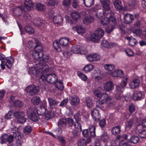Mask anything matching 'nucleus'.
Segmentation results:
<instances>
[{
    "label": "nucleus",
    "mask_w": 146,
    "mask_h": 146,
    "mask_svg": "<svg viewBox=\"0 0 146 146\" xmlns=\"http://www.w3.org/2000/svg\"><path fill=\"white\" fill-rule=\"evenodd\" d=\"M48 70V66L47 65L42 64L41 62H38L36 64V67L35 68H29L28 72L30 74H42L40 76V78L42 80H44L45 78V76L44 75Z\"/></svg>",
    "instance_id": "obj_1"
},
{
    "label": "nucleus",
    "mask_w": 146,
    "mask_h": 146,
    "mask_svg": "<svg viewBox=\"0 0 146 146\" xmlns=\"http://www.w3.org/2000/svg\"><path fill=\"white\" fill-rule=\"evenodd\" d=\"M35 42L36 44L35 48H38L35 51H33L32 55L34 59L37 60L43 56V52L41 43L38 40H35Z\"/></svg>",
    "instance_id": "obj_2"
},
{
    "label": "nucleus",
    "mask_w": 146,
    "mask_h": 146,
    "mask_svg": "<svg viewBox=\"0 0 146 146\" xmlns=\"http://www.w3.org/2000/svg\"><path fill=\"white\" fill-rule=\"evenodd\" d=\"M71 51L75 54H85L87 53V51L86 48L77 45L72 46Z\"/></svg>",
    "instance_id": "obj_3"
},
{
    "label": "nucleus",
    "mask_w": 146,
    "mask_h": 146,
    "mask_svg": "<svg viewBox=\"0 0 146 146\" xmlns=\"http://www.w3.org/2000/svg\"><path fill=\"white\" fill-rule=\"evenodd\" d=\"M13 115L15 117L18 119L17 121L21 123H23L26 121V119L25 117V113L22 111H15Z\"/></svg>",
    "instance_id": "obj_4"
},
{
    "label": "nucleus",
    "mask_w": 146,
    "mask_h": 146,
    "mask_svg": "<svg viewBox=\"0 0 146 146\" xmlns=\"http://www.w3.org/2000/svg\"><path fill=\"white\" fill-rule=\"evenodd\" d=\"M39 87L38 86H35L33 85H30L27 87L26 88V92L30 96L35 95L38 92Z\"/></svg>",
    "instance_id": "obj_5"
},
{
    "label": "nucleus",
    "mask_w": 146,
    "mask_h": 146,
    "mask_svg": "<svg viewBox=\"0 0 146 146\" xmlns=\"http://www.w3.org/2000/svg\"><path fill=\"white\" fill-rule=\"evenodd\" d=\"M48 69V71L45 73L46 74L44 75L45 76V78L44 80L46 79L48 82L51 84L56 82L58 78L57 76L54 74H48L50 70L49 68Z\"/></svg>",
    "instance_id": "obj_6"
},
{
    "label": "nucleus",
    "mask_w": 146,
    "mask_h": 146,
    "mask_svg": "<svg viewBox=\"0 0 146 146\" xmlns=\"http://www.w3.org/2000/svg\"><path fill=\"white\" fill-rule=\"evenodd\" d=\"M127 78H124L120 85L116 86V92L117 93L121 94L123 92V88L126 86L127 84Z\"/></svg>",
    "instance_id": "obj_7"
},
{
    "label": "nucleus",
    "mask_w": 146,
    "mask_h": 146,
    "mask_svg": "<svg viewBox=\"0 0 146 146\" xmlns=\"http://www.w3.org/2000/svg\"><path fill=\"white\" fill-rule=\"evenodd\" d=\"M34 7V5L32 1L30 0H25L24 2V7L23 6H20L19 8L20 9H29L33 8Z\"/></svg>",
    "instance_id": "obj_8"
},
{
    "label": "nucleus",
    "mask_w": 146,
    "mask_h": 146,
    "mask_svg": "<svg viewBox=\"0 0 146 146\" xmlns=\"http://www.w3.org/2000/svg\"><path fill=\"white\" fill-rule=\"evenodd\" d=\"M69 100L70 101V103L72 106H77L80 103L79 99L76 96H70Z\"/></svg>",
    "instance_id": "obj_9"
},
{
    "label": "nucleus",
    "mask_w": 146,
    "mask_h": 146,
    "mask_svg": "<svg viewBox=\"0 0 146 146\" xmlns=\"http://www.w3.org/2000/svg\"><path fill=\"white\" fill-rule=\"evenodd\" d=\"M5 63L3 64L2 66L3 65L5 66L6 65L7 68H10L14 62V59L12 57H7L5 58Z\"/></svg>",
    "instance_id": "obj_10"
},
{
    "label": "nucleus",
    "mask_w": 146,
    "mask_h": 146,
    "mask_svg": "<svg viewBox=\"0 0 146 146\" xmlns=\"http://www.w3.org/2000/svg\"><path fill=\"white\" fill-rule=\"evenodd\" d=\"M48 100L50 109H52L55 108V106L58 105L59 103V101L56 100L52 98H48Z\"/></svg>",
    "instance_id": "obj_11"
},
{
    "label": "nucleus",
    "mask_w": 146,
    "mask_h": 146,
    "mask_svg": "<svg viewBox=\"0 0 146 146\" xmlns=\"http://www.w3.org/2000/svg\"><path fill=\"white\" fill-rule=\"evenodd\" d=\"M94 17L90 16L89 17H86L83 19V22L85 25H90L94 21Z\"/></svg>",
    "instance_id": "obj_12"
},
{
    "label": "nucleus",
    "mask_w": 146,
    "mask_h": 146,
    "mask_svg": "<svg viewBox=\"0 0 146 146\" xmlns=\"http://www.w3.org/2000/svg\"><path fill=\"white\" fill-rule=\"evenodd\" d=\"M108 95L106 93L101 94L100 96L98 103L100 104H102L105 103L108 98Z\"/></svg>",
    "instance_id": "obj_13"
},
{
    "label": "nucleus",
    "mask_w": 146,
    "mask_h": 146,
    "mask_svg": "<svg viewBox=\"0 0 146 146\" xmlns=\"http://www.w3.org/2000/svg\"><path fill=\"white\" fill-rule=\"evenodd\" d=\"M92 116L93 119L94 121L99 120L100 119V114L99 111L96 109H94L92 111Z\"/></svg>",
    "instance_id": "obj_14"
},
{
    "label": "nucleus",
    "mask_w": 146,
    "mask_h": 146,
    "mask_svg": "<svg viewBox=\"0 0 146 146\" xmlns=\"http://www.w3.org/2000/svg\"><path fill=\"white\" fill-rule=\"evenodd\" d=\"M100 58V55L96 54H90L87 57V59L90 62L98 60Z\"/></svg>",
    "instance_id": "obj_15"
},
{
    "label": "nucleus",
    "mask_w": 146,
    "mask_h": 146,
    "mask_svg": "<svg viewBox=\"0 0 146 146\" xmlns=\"http://www.w3.org/2000/svg\"><path fill=\"white\" fill-rule=\"evenodd\" d=\"M114 87V84L111 81H108L106 82L104 86V89L107 91L112 90L113 89Z\"/></svg>",
    "instance_id": "obj_16"
},
{
    "label": "nucleus",
    "mask_w": 146,
    "mask_h": 146,
    "mask_svg": "<svg viewBox=\"0 0 146 146\" xmlns=\"http://www.w3.org/2000/svg\"><path fill=\"white\" fill-rule=\"evenodd\" d=\"M58 126L65 128L67 125L66 120L65 118H62L60 119L57 123Z\"/></svg>",
    "instance_id": "obj_17"
},
{
    "label": "nucleus",
    "mask_w": 146,
    "mask_h": 146,
    "mask_svg": "<svg viewBox=\"0 0 146 146\" xmlns=\"http://www.w3.org/2000/svg\"><path fill=\"white\" fill-rule=\"evenodd\" d=\"M53 21L54 24L60 25L62 22V18L61 15H57L53 17Z\"/></svg>",
    "instance_id": "obj_18"
},
{
    "label": "nucleus",
    "mask_w": 146,
    "mask_h": 146,
    "mask_svg": "<svg viewBox=\"0 0 146 146\" xmlns=\"http://www.w3.org/2000/svg\"><path fill=\"white\" fill-rule=\"evenodd\" d=\"M142 97L141 93L138 91L135 92L132 96L134 100H141Z\"/></svg>",
    "instance_id": "obj_19"
},
{
    "label": "nucleus",
    "mask_w": 146,
    "mask_h": 146,
    "mask_svg": "<svg viewBox=\"0 0 146 146\" xmlns=\"http://www.w3.org/2000/svg\"><path fill=\"white\" fill-rule=\"evenodd\" d=\"M133 19V16L132 15L127 14L124 17L125 22L126 23L128 24L132 22Z\"/></svg>",
    "instance_id": "obj_20"
},
{
    "label": "nucleus",
    "mask_w": 146,
    "mask_h": 146,
    "mask_svg": "<svg viewBox=\"0 0 146 146\" xmlns=\"http://www.w3.org/2000/svg\"><path fill=\"white\" fill-rule=\"evenodd\" d=\"M101 44L104 47L107 48H111L115 45L114 43H109L106 40H103L101 43Z\"/></svg>",
    "instance_id": "obj_21"
},
{
    "label": "nucleus",
    "mask_w": 146,
    "mask_h": 146,
    "mask_svg": "<svg viewBox=\"0 0 146 146\" xmlns=\"http://www.w3.org/2000/svg\"><path fill=\"white\" fill-rule=\"evenodd\" d=\"M121 131V127L120 125H118L112 127L111 132L114 135H117L119 134Z\"/></svg>",
    "instance_id": "obj_22"
},
{
    "label": "nucleus",
    "mask_w": 146,
    "mask_h": 146,
    "mask_svg": "<svg viewBox=\"0 0 146 146\" xmlns=\"http://www.w3.org/2000/svg\"><path fill=\"white\" fill-rule=\"evenodd\" d=\"M31 119L33 121H38L39 119V115L35 111H33L30 115Z\"/></svg>",
    "instance_id": "obj_23"
},
{
    "label": "nucleus",
    "mask_w": 146,
    "mask_h": 146,
    "mask_svg": "<svg viewBox=\"0 0 146 146\" xmlns=\"http://www.w3.org/2000/svg\"><path fill=\"white\" fill-rule=\"evenodd\" d=\"M140 84V81L138 79L133 80L129 83V86L132 88H135L138 86Z\"/></svg>",
    "instance_id": "obj_24"
},
{
    "label": "nucleus",
    "mask_w": 146,
    "mask_h": 146,
    "mask_svg": "<svg viewBox=\"0 0 146 146\" xmlns=\"http://www.w3.org/2000/svg\"><path fill=\"white\" fill-rule=\"evenodd\" d=\"M69 42L68 38L66 37H62L59 40V42L62 46H65L67 45Z\"/></svg>",
    "instance_id": "obj_25"
},
{
    "label": "nucleus",
    "mask_w": 146,
    "mask_h": 146,
    "mask_svg": "<svg viewBox=\"0 0 146 146\" xmlns=\"http://www.w3.org/2000/svg\"><path fill=\"white\" fill-rule=\"evenodd\" d=\"M101 2L104 9H110L111 8L110 7L111 2L109 0H103Z\"/></svg>",
    "instance_id": "obj_26"
},
{
    "label": "nucleus",
    "mask_w": 146,
    "mask_h": 146,
    "mask_svg": "<svg viewBox=\"0 0 146 146\" xmlns=\"http://www.w3.org/2000/svg\"><path fill=\"white\" fill-rule=\"evenodd\" d=\"M82 134L84 137L87 138V143H90L91 141V140L88 129L83 130L82 131Z\"/></svg>",
    "instance_id": "obj_27"
},
{
    "label": "nucleus",
    "mask_w": 146,
    "mask_h": 146,
    "mask_svg": "<svg viewBox=\"0 0 146 146\" xmlns=\"http://www.w3.org/2000/svg\"><path fill=\"white\" fill-rule=\"evenodd\" d=\"M24 29L26 33L29 35L33 34L34 33V29L30 25L25 26Z\"/></svg>",
    "instance_id": "obj_28"
},
{
    "label": "nucleus",
    "mask_w": 146,
    "mask_h": 146,
    "mask_svg": "<svg viewBox=\"0 0 146 146\" xmlns=\"http://www.w3.org/2000/svg\"><path fill=\"white\" fill-rule=\"evenodd\" d=\"M101 38L99 35H98L96 33H94L91 34L90 38L93 42H97L99 41Z\"/></svg>",
    "instance_id": "obj_29"
},
{
    "label": "nucleus",
    "mask_w": 146,
    "mask_h": 146,
    "mask_svg": "<svg viewBox=\"0 0 146 146\" xmlns=\"http://www.w3.org/2000/svg\"><path fill=\"white\" fill-rule=\"evenodd\" d=\"M32 103L34 105H38L41 102L40 98L38 96L33 97L31 99Z\"/></svg>",
    "instance_id": "obj_30"
},
{
    "label": "nucleus",
    "mask_w": 146,
    "mask_h": 146,
    "mask_svg": "<svg viewBox=\"0 0 146 146\" xmlns=\"http://www.w3.org/2000/svg\"><path fill=\"white\" fill-rule=\"evenodd\" d=\"M72 29L74 30L75 29L77 33L79 34L84 33L86 31L85 29L80 26H77L75 27H73Z\"/></svg>",
    "instance_id": "obj_31"
},
{
    "label": "nucleus",
    "mask_w": 146,
    "mask_h": 146,
    "mask_svg": "<svg viewBox=\"0 0 146 146\" xmlns=\"http://www.w3.org/2000/svg\"><path fill=\"white\" fill-rule=\"evenodd\" d=\"M74 118L76 121V123H78V126L80 128L81 124H80L81 121V115L79 113H77L74 116Z\"/></svg>",
    "instance_id": "obj_32"
},
{
    "label": "nucleus",
    "mask_w": 146,
    "mask_h": 146,
    "mask_svg": "<svg viewBox=\"0 0 146 146\" xmlns=\"http://www.w3.org/2000/svg\"><path fill=\"white\" fill-rule=\"evenodd\" d=\"M43 22V21L38 17L35 19L33 21V23L34 25L36 26H41Z\"/></svg>",
    "instance_id": "obj_33"
},
{
    "label": "nucleus",
    "mask_w": 146,
    "mask_h": 146,
    "mask_svg": "<svg viewBox=\"0 0 146 146\" xmlns=\"http://www.w3.org/2000/svg\"><path fill=\"white\" fill-rule=\"evenodd\" d=\"M113 4L116 9H123L121 2L119 0H116L113 2Z\"/></svg>",
    "instance_id": "obj_34"
},
{
    "label": "nucleus",
    "mask_w": 146,
    "mask_h": 146,
    "mask_svg": "<svg viewBox=\"0 0 146 146\" xmlns=\"http://www.w3.org/2000/svg\"><path fill=\"white\" fill-rule=\"evenodd\" d=\"M46 109L40 106L38 108L37 112L38 114L43 115L45 113Z\"/></svg>",
    "instance_id": "obj_35"
},
{
    "label": "nucleus",
    "mask_w": 146,
    "mask_h": 146,
    "mask_svg": "<svg viewBox=\"0 0 146 146\" xmlns=\"http://www.w3.org/2000/svg\"><path fill=\"white\" fill-rule=\"evenodd\" d=\"M139 141V139L138 137L135 135L132 136L129 140V142L134 144L137 143Z\"/></svg>",
    "instance_id": "obj_36"
},
{
    "label": "nucleus",
    "mask_w": 146,
    "mask_h": 146,
    "mask_svg": "<svg viewBox=\"0 0 146 146\" xmlns=\"http://www.w3.org/2000/svg\"><path fill=\"white\" fill-rule=\"evenodd\" d=\"M101 139L104 142H106L109 138L107 133L104 131L100 136Z\"/></svg>",
    "instance_id": "obj_37"
},
{
    "label": "nucleus",
    "mask_w": 146,
    "mask_h": 146,
    "mask_svg": "<svg viewBox=\"0 0 146 146\" xmlns=\"http://www.w3.org/2000/svg\"><path fill=\"white\" fill-rule=\"evenodd\" d=\"M134 123V120L132 118H131L127 122L126 125V127L129 129H130Z\"/></svg>",
    "instance_id": "obj_38"
},
{
    "label": "nucleus",
    "mask_w": 146,
    "mask_h": 146,
    "mask_svg": "<svg viewBox=\"0 0 146 146\" xmlns=\"http://www.w3.org/2000/svg\"><path fill=\"white\" fill-rule=\"evenodd\" d=\"M8 135L6 134H3L0 137V143L2 144L5 143L7 141Z\"/></svg>",
    "instance_id": "obj_39"
},
{
    "label": "nucleus",
    "mask_w": 146,
    "mask_h": 146,
    "mask_svg": "<svg viewBox=\"0 0 146 146\" xmlns=\"http://www.w3.org/2000/svg\"><path fill=\"white\" fill-rule=\"evenodd\" d=\"M89 131L90 134L92 137H94L96 136L95 129L96 128L94 125H91L89 128Z\"/></svg>",
    "instance_id": "obj_40"
},
{
    "label": "nucleus",
    "mask_w": 146,
    "mask_h": 146,
    "mask_svg": "<svg viewBox=\"0 0 146 146\" xmlns=\"http://www.w3.org/2000/svg\"><path fill=\"white\" fill-rule=\"evenodd\" d=\"M104 67L106 70L111 72L113 71L114 69V65L111 64H105L104 66Z\"/></svg>",
    "instance_id": "obj_41"
},
{
    "label": "nucleus",
    "mask_w": 146,
    "mask_h": 146,
    "mask_svg": "<svg viewBox=\"0 0 146 146\" xmlns=\"http://www.w3.org/2000/svg\"><path fill=\"white\" fill-rule=\"evenodd\" d=\"M71 15L72 19L75 20L78 19L80 17V14L77 12H74L72 13Z\"/></svg>",
    "instance_id": "obj_42"
},
{
    "label": "nucleus",
    "mask_w": 146,
    "mask_h": 146,
    "mask_svg": "<svg viewBox=\"0 0 146 146\" xmlns=\"http://www.w3.org/2000/svg\"><path fill=\"white\" fill-rule=\"evenodd\" d=\"M109 20L108 17L102 18L101 20V23L102 25L106 26L109 23Z\"/></svg>",
    "instance_id": "obj_43"
},
{
    "label": "nucleus",
    "mask_w": 146,
    "mask_h": 146,
    "mask_svg": "<svg viewBox=\"0 0 146 146\" xmlns=\"http://www.w3.org/2000/svg\"><path fill=\"white\" fill-rule=\"evenodd\" d=\"M137 42L136 40L134 38L131 37L129 39V45L131 46L135 45L137 43Z\"/></svg>",
    "instance_id": "obj_44"
},
{
    "label": "nucleus",
    "mask_w": 146,
    "mask_h": 146,
    "mask_svg": "<svg viewBox=\"0 0 146 146\" xmlns=\"http://www.w3.org/2000/svg\"><path fill=\"white\" fill-rule=\"evenodd\" d=\"M94 68V66L91 64H88L85 66L84 70L86 72H88L92 70Z\"/></svg>",
    "instance_id": "obj_45"
},
{
    "label": "nucleus",
    "mask_w": 146,
    "mask_h": 146,
    "mask_svg": "<svg viewBox=\"0 0 146 146\" xmlns=\"http://www.w3.org/2000/svg\"><path fill=\"white\" fill-rule=\"evenodd\" d=\"M85 6L87 7H91L94 4L93 0H83Z\"/></svg>",
    "instance_id": "obj_46"
},
{
    "label": "nucleus",
    "mask_w": 146,
    "mask_h": 146,
    "mask_svg": "<svg viewBox=\"0 0 146 146\" xmlns=\"http://www.w3.org/2000/svg\"><path fill=\"white\" fill-rule=\"evenodd\" d=\"M53 46L54 48L57 51L59 52H60L61 51V48L58 42L57 41L55 40L53 42Z\"/></svg>",
    "instance_id": "obj_47"
},
{
    "label": "nucleus",
    "mask_w": 146,
    "mask_h": 146,
    "mask_svg": "<svg viewBox=\"0 0 146 146\" xmlns=\"http://www.w3.org/2000/svg\"><path fill=\"white\" fill-rule=\"evenodd\" d=\"M106 102V104L108 107H112L114 104V100L110 98H108Z\"/></svg>",
    "instance_id": "obj_48"
},
{
    "label": "nucleus",
    "mask_w": 146,
    "mask_h": 146,
    "mask_svg": "<svg viewBox=\"0 0 146 146\" xmlns=\"http://www.w3.org/2000/svg\"><path fill=\"white\" fill-rule=\"evenodd\" d=\"M78 146H86L87 141L84 139H82L79 140L77 143Z\"/></svg>",
    "instance_id": "obj_49"
},
{
    "label": "nucleus",
    "mask_w": 146,
    "mask_h": 146,
    "mask_svg": "<svg viewBox=\"0 0 146 146\" xmlns=\"http://www.w3.org/2000/svg\"><path fill=\"white\" fill-rule=\"evenodd\" d=\"M86 102L87 106L89 108L92 107L93 104L92 100L90 97H87L86 98Z\"/></svg>",
    "instance_id": "obj_50"
},
{
    "label": "nucleus",
    "mask_w": 146,
    "mask_h": 146,
    "mask_svg": "<svg viewBox=\"0 0 146 146\" xmlns=\"http://www.w3.org/2000/svg\"><path fill=\"white\" fill-rule=\"evenodd\" d=\"M5 57L4 55L0 53V60L1 61V63L0 64V66L2 69L4 70L5 69V67L3 65V64L5 63Z\"/></svg>",
    "instance_id": "obj_51"
},
{
    "label": "nucleus",
    "mask_w": 146,
    "mask_h": 146,
    "mask_svg": "<svg viewBox=\"0 0 146 146\" xmlns=\"http://www.w3.org/2000/svg\"><path fill=\"white\" fill-rule=\"evenodd\" d=\"M38 40L37 39H35L34 43H33V42L32 41H29L27 44V46L30 48L36 49L37 48H35V46L36 45V44L35 43V40Z\"/></svg>",
    "instance_id": "obj_52"
},
{
    "label": "nucleus",
    "mask_w": 146,
    "mask_h": 146,
    "mask_svg": "<svg viewBox=\"0 0 146 146\" xmlns=\"http://www.w3.org/2000/svg\"><path fill=\"white\" fill-rule=\"evenodd\" d=\"M32 130V127L29 125H28L26 126L24 128L23 132L25 134H27L30 133L31 131Z\"/></svg>",
    "instance_id": "obj_53"
},
{
    "label": "nucleus",
    "mask_w": 146,
    "mask_h": 146,
    "mask_svg": "<svg viewBox=\"0 0 146 146\" xmlns=\"http://www.w3.org/2000/svg\"><path fill=\"white\" fill-rule=\"evenodd\" d=\"M96 32L97 34L99 35V36L101 38L104 34V31L101 28H98L96 31Z\"/></svg>",
    "instance_id": "obj_54"
},
{
    "label": "nucleus",
    "mask_w": 146,
    "mask_h": 146,
    "mask_svg": "<svg viewBox=\"0 0 146 146\" xmlns=\"http://www.w3.org/2000/svg\"><path fill=\"white\" fill-rule=\"evenodd\" d=\"M54 116L53 113L51 111H48L45 116V119L48 120L52 118Z\"/></svg>",
    "instance_id": "obj_55"
},
{
    "label": "nucleus",
    "mask_w": 146,
    "mask_h": 146,
    "mask_svg": "<svg viewBox=\"0 0 146 146\" xmlns=\"http://www.w3.org/2000/svg\"><path fill=\"white\" fill-rule=\"evenodd\" d=\"M36 8L37 9H46L45 5L40 3H38L36 4Z\"/></svg>",
    "instance_id": "obj_56"
},
{
    "label": "nucleus",
    "mask_w": 146,
    "mask_h": 146,
    "mask_svg": "<svg viewBox=\"0 0 146 146\" xmlns=\"http://www.w3.org/2000/svg\"><path fill=\"white\" fill-rule=\"evenodd\" d=\"M114 28L113 25H110L108 26L106 29V32L108 33H110L111 32Z\"/></svg>",
    "instance_id": "obj_57"
},
{
    "label": "nucleus",
    "mask_w": 146,
    "mask_h": 146,
    "mask_svg": "<svg viewBox=\"0 0 146 146\" xmlns=\"http://www.w3.org/2000/svg\"><path fill=\"white\" fill-rule=\"evenodd\" d=\"M14 104L16 107H21L23 105V103L21 101L17 100L14 102Z\"/></svg>",
    "instance_id": "obj_58"
},
{
    "label": "nucleus",
    "mask_w": 146,
    "mask_h": 146,
    "mask_svg": "<svg viewBox=\"0 0 146 146\" xmlns=\"http://www.w3.org/2000/svg\"><path fill=\"white\" fill-rule=\"evenodd\" d=\"M15 136V135H8V138L7 139V141L9 144L11 143L13 141L14 137Z\"/></svg>",
    "instance_id": "obj_59"
},
{
    "label": "nucleus",
    "mask_w": 146,
    "mask_h": 146,
    "mask_svg": "<svg viewBox=\"0 0 146 146\" xmlns=\"http://www.w3.org/2000/svg\"><path fill=\"white\" fill-rule=\"evenodd\" d=\"M66 122L68 125L70 127H72L75 124L73 119L69 117L67 118Z\"/></svg>",
    "instance_id": "obj_60"
},
{
    "label": "nucleus",
    "mask_w": 146,
    "mask_h": 146,
    "mask_svg": "<svg viewBox=\"0 0 146 146\" xmlns=\"http://www.w3.org/2000/svg\"><path fill=\"white\" fill-rule=\"evenodd\" d=\"M68 102V99L67 98H65L59 104V106L62 107H65L66 106Z\"/></svg>",
    "instance_id": "obj_61"
},
{
    "label": "nucleus",
    "mask_w": 146,
    "mask_h": 146,
    "mask_svg": "<svg viewBox=\"0 0 146 146\" xmlns=\"http://www.w3.org/2000/svg\"><path fill=\"white\" fill-rule=\"evenodd\" d=\"M138 135L140 137L145 138L146 137V129H143L138 133Z\"/></svg>",
    "instance_id": "obj_62"
},
{
    "label": "nucleus",
    "mask_w": 146,
    "mask_h": 146,
    "mask_svg": "<svg viewBox=\"0 0 146 146\" xmlns=\"http://www.w3.org/2000/svg\"><path fill=\"white\" fill-rule=\"evenodd\" d=\"M15 136L16 137V136H17L18 137V140H22V141L24 139L23 137V133L21 132H19V131L17 132V133L15 135Z\"/></svg>",
    "instance_id": "obj_63"
},
{
    "label": "nucleus",
    "mask_w": 146,
    "mask_h": 146,
    "mask_svg": "<svg viewBox=\"0 0 146 146\" xmlns=\"http://www.w3.org/2000/svg\"><path fill=\"white\" fill-rule=\"evenodd\" d=\"M79 130L77 129H74L73 130L72 133L73 136L74 137H78L79 136Z\"/></svg>",
    "instance_id": "obj_64"
}]
</instances>
